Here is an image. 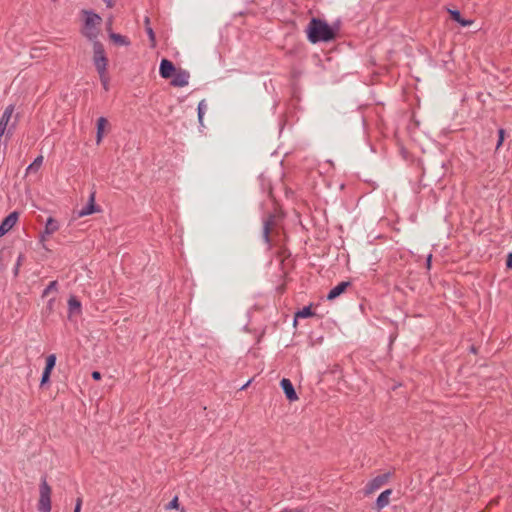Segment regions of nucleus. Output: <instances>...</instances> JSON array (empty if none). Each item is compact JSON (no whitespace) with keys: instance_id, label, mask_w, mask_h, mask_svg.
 Wrapping results in <instances>:
<instances>
[{"instance_id":"c85d7f7f","label":"nucleus","mask_w":512,"mask_h":512,"mask_svg":"<svg viewBox=\"0 0 512 512\" xmlns=\"http://www.w3.org/2000/svg\"><path fill=\"white\" fill-rule=\"evenodd\" d=\"M108 8H112L115 5V0H103Z\"/></svg>"},{"instance_id":"2eb2a0df","label":"nucleus","mask_w":512,"mask_h":512,"mask_svg":"<svg viewBox=\"0 0 512 512\" xmlns=\"http://www.w3.org/2000/svg\"><path fill=\"white\" fill-rule=\"evenodd\" d=\"M349 286V282H341L338 285H336L334 288L330 290V292L327 295L328 300H334L338 296H340Z\"/></svg>"},{"instance_id":"1a4fd4ad","label":"nucleus","mask_w":512,"mask_h":512,"mask_svg":"<svg viewBox=\"0 0 512 512\" xmlns=\"http://www.w3.org/2000/svg\"><path fill=\"white\" fill-rule=\"evenodd\" d=\"M189 73L181 68H178L177 71L170 78V84L174 87H185L189 83Z\"/></svg>"},{"instance_id":"a878e982","label":"nucleus","mask_w":512,"mask_h":512,"mask_svg":"<svg viewBox=\"0 0 512 512\" xmlns=\"http://www.w3.org/2000/svg\"><path fill=\"white\" fill-rule=\"evenodd\" d=\"M506 267L512 270V252L507 255Z\"/></svg>"},{"instance_id":"9d476101","label":"nucleus","mask_w":512,"mask_h":512,"mask_svg":"<svg viewBox=\"0 0 512 512\" xmlns=\"http://www.w3.org/2000/svg\"><path fill=\"white\" fill-rule=\"evenodd\" d=\"M178 68L168 59H162L159 67V74L164 79H169L177 71Z\"/></svg>"},{"instance_id":"412c9836","label":"nucleus","mask_w":512,"mask_h":512,"mask_svg":"<svg viewBox=\"0 0 512 512\" xmlns=\"http://www.w3.org/2000/svg\"><path fill=\"white\" fill-rule=\"evenodd\" d=\"M206 109H207V104H206L205 100L200 101L198 104V118H199L200 123L203 122V117H204Z\"/></svg>"},{"instance_id":"a211bd4d","label":"nucleus","mask_w":512,"mask_h":512,"mask_svg":"<svg viewBox=\"0 0 512 512\" xmlns=\"http://www.w3.org/2000/svg\"><path fill=\"white\" fill-rule=\"evenodd\" d=\"M449 13L452 19L458 22L463 27L470 26L473 24V20L462 18L460 12L457 10H449Z\"/></svg>"},{"instance_id":"6e6552de","label":"nucleus","mask_w":512,"mask_h":512,"mask_svg":"<svg viewBox=\"0 0 512 512\" xmlns=\"http://www.w3.org/2000/svg\"><path fill=\"white\" fill-rule=\"evenodd\" d=\"M19 213L11 212L0 224V238L6 235L17 224Z\"/></svg>"},{"instance_id":"f3484780","label":"nucleus","mask_w":512,"mask_h":512,"mask_svg":"<svg viewBox=\"0 0 512 512\" xmlns=\"http://www.w3.org/2000/svg\"><path fill=\"white\" fill-rule=\"evenodd\" d=\"M69 316L79 315L81 313V303L76 297H70L68 300Z\"/></svg>"},{"instance_id":"393cba45","label":"nucleus","mask_w":512,"mask_h":512,"mask_svg":"<svg viewBox=\"0 0 512 512\" xmlns=\"http://www.w3.org/2000/svg\"><path fill=\"white\" fill-rule=\"evenodd\" d=\"M42 163V157H37L34 162L28 167V169H32L34 166L38 167Z\"/></svg>"},{"instance_id":"ddd939ff","label":"nucleus","mask_w":512,"mask_h":512,"mask_svg":"<svg viewBox=\"0 0 512 512\" xmlns=\"http://www.w3.org/2000/svg\"><path fill=\"white\" fill-rule=\"evenodd\" d=\"M99 212V209L96 207L95 205V195L94 194H91L90 197H89V201L87 203L86 206H84L83 208H81L77 215L79 218L81 217H85V216H88V215H92L94 213H97Z\"/></svg>"},{"instance_id":"f03ea898","label":"nucleus","mask_w":512,"mask_h":512,"mask_svg":"<svg viewBox=\"0 0 512 512\" xmlns=\"http://www.w3.org/2000/svg\"><path fill=\"white\" fill-rule=\"evenodd\" d=\"M93 64L98 72L99 79L105 91L109 90L110 77L108 74V58L103 45L95 41L93 43Z\"/></svg>"},{"instance_id":"6ab92c4d","label":"nucleus","mask_w":512,"mask_h":512,"mask_svg":"<svg viewBox=\"0 0 512 512\" xmlns=\"http://www.w3.org/2000/svg\"><path fill=\"white\" fill-rule=\"evenodd\" d=\"M314 313L311 309V306H306L304 307L303 309L299 310L296 314H295V323L297 322V318H308V317H311L313 316Z\"/></svg>"},{"instance_id":"39448f33","label":"nucleus","mask_w":512,"mask_h":512,"mask_svg":"<svg viewBox=\"0 0 512 512\" xmlns=\"http://www.w3.org/2000/svg\"><path fill=\"white\" fill-rule=\"evenodd\" d=\"M390 479V474L385 473L372 478L364 487V494L371 495L385 485Z\"/></svg>"},{"instance_id":"c756f323","label":"nucleus","mask_w":512,"mask_h":512,"mask_svg":"<svg viewBox=\"0 0 512 512\" xmlns=\"http://www.w3.org/2000/svg\"><path fill=\"white\" fill-rule=\"evenodd\" d=\"M431 259H432V255H429L428 258H427V268L429 269L430 266H431Z\"/></svg>"},{"instance_id":"4be33fe9","label":"nucleus","mask_w":512,"mask_h":512,"mask_svg":"<svg viewBox=\"0 0 512 512\" xmlns=\"http://www.w3.org/2000/svg\"><path fill=\"white\" fill-rule=\"evenodd\" d=\"M57 287V282L56 281H52L47 287L46 289L43 291V297L47 296L52 290H55Z\"/></svg>"},{"instance_id":"aec40b11","label":"nucleus","mask_w":512,"mask_h":512,"mask_svg":"<svg viewBox=\"0 0 512 512\" xmlns=\"http://www.w3.org/2000/svg\"><path fill=\"white\" fill-rule=\"evenodd\" d=\"M145 22L147 24L146 32H147L148 37L150 39V45H151L152 48H154V47H156V36H155V33H154L153 29L150 26H148V23H149V19L148 18H146Z\"/></svg>"},{"instance_id":"f257e3e1","label":"nucleus","mask_w":512,"mask_h":512,"mask_svg":"<svg viewBox=\"0 0 512 512\" xmlns=\"http://www.w3.org/2000/svg\"><path fill=\"white\" fill-rule=\"evenodd\" d=\"M308 40L315 44L318 42H329L336 36V30L327 22L313 18L306 29Z\"/></svg>"},{"instance_id":"dca6fc26","label":"nucleus","mask_w":512,"mask_h":512,"mask_svg":"<svg viewBox=\"0 0 512 512\" xmlns=\"http://www.w3.org/2000/svg\"><path fill=\"white\" fill-rule=\"evenodd\" d=\"M109 38L115 45H118V46H129L130 45V40L126 36L112 32L110 30H109Z\"/></svg>"},{"instance_id":"0eeeda50","label":"nucleus","mask_w":512,"mask_h":512,"mask_svg":"<svg viewBox=\"0 0 512 512\" xmlns=\"http://www.w3.org/2000/svg\"><path fill=\"white\" fill-rule=\"evenodd\" d=\"M60 228V225L56 219L53 217H49L46 220L44 230L39 236V240L41 243H45L51 235L57 232Z\"/></svg>"},{"instance_id":"bb28decb","label":"nucleus","mask_w":512,"mask_h":512,"mask_svg":"<svg viewBox=\"0 0 512 512\" xmlns=\"http://www.w3.org/2000/svg\"><path fill=\"white\" fill-rule=\"evenodd\" d=\"M81 506H82V499L78 498L76 501L74 512H81Z\"/></svg>"},{"instance_id":"4468645a","label":"nucleus","mask_w":512,"mask_h":512,"mask_svg":"<svg viewBox=\"0 0 512 512\" xmlns=\"http://www.w3.org/2000/svg\"><path fill=\"white\" fill-rule=\"evenodd\" d=\"M391 494H392L391 489H386L380 493V495L376 499V507L378 510H381L389 505Z\"/></svg>"},{"instance_id":"20e7f679","label":"nucleus","mask_w":512,"mask_h":512,"mask_svg":"<svg viewBox=\"0 0 512 512\" xmlns=\"http://www.w3.org/2000/svg\"><path fill=\"white\" fill-rule=\"evenodd\" d=\"M37 509L39 512H51L52 510V488L46 478H42L39 484Z\"/></svg>"},{"instance_id":"b1692460","label":"nucleus","mask_w":512,"mask_h":512,"mask_svg":"<svg viewBox=\"0 0 512 512\" xmlns=\"http://www.w3.org/2000/svg\"><path fill=\"white\" fill-rule=\"evenodd\" d=\"M178 507H179V501H178V498H177V497H175V498H173V500L169 503L168 508H169V509H178Z\"/></svg>"},{"instance_id":"7c9ffc66","label":"nucleus","mask_w":512,"mask_h":512,"mask_svg":"<svg viewBox=\"0 0 512 512\" xmlns=\"http://www.w3.org/2000/svg\"><path fill=\"white\" fill-rule=\"evenodd\" d=\"M251 383V380H249L247 383H245V385L242 387V389H246Z\"/></svg>"},{"instance_id":"423d86ee","label":"nucleus","mask_w":512,"mask_h":512,"mask_svg":"<svg viewBox=\"0 0 512 512\" xmlns=\"http://www.w3.org/2000/svg\"><path fill=\"white\" fill-rule=\"evenodd\" d=\"M56 360L57 358L55 354H49L45 358V367L40 381L41 386H44L49 383L52 371L56 365Z\"/></svg>"},{"instance_id":"cd10ccee","label":"nucleus","mask_w":512,"mask_h":512,"mask_svg":"<svg viewBox=\"0 0 512 512\" xmlns=\"http://www.w3.org/2000/svg\"><path fill=\"white\" fill-rule=\"evenodd\" d=\"M92 378H93L94 380H96V381H99V380L101 379V374H100V372H98V371H93V372H92Z\"/></svg>"},{"instance_id":"7ed1b4c3","label":"nucleus","mask_w":512,"mask_h":512,"mask_svg":"<svg viewBox=\"0 0 512 512\" xmlns=\"http://www.w3.org/2000/svg\"><path fill=\"white\" fill-rule=\"evenodd\" d=\"M82 17V35L89 40H96L100 32L99 27L102 22V18L98 14L88 10L82 11Z\"/></svg>"},{"instance_id":"f8f14e48","label":"nucleus","mask_w":512,"mask_h":512,"mask_svg":"<svg viewBox=\"0 0 512 512\" xmlns=\"http://www.w3.org/2000/svg\"><path fill=\"white\" fill-rule=\"evenodd\" d=\"M280 385L286 395V398L290 402H295L298 400V395L293 387L292 382L289 379L283 378L280 382Z\"/></svg>"},{"instance_id":"5701e85b","label":"nucleus","mask_w":512,"mask_h":512,"mask_svg":"<svg viewBox=\"0 0 512 512\" xmlns=\"http://www.w3.org/2000/svg\"><path fill=\"white\" fill-rule=\"evenodd\" d=\"M498 134H499V139H498V143H497V148H499L503 144L504 138H505V132L503 129H500L498 131Z\"/></svg>"},{"instance_id":"9b49d317","label":"nucleus","mask_w":512,"mask_h":512,"mask_svg":"<svg viewBox=\"0 0 512 512\" xmlns=\"http://www.w3.org/2000/svg\"><path fill=\"white\" fill-rule=\"evenodd\" d=\"M96 128H97L96 143L100 144L102 142L104 136L106 135V133L109 130V122H108L107 118H105V117L98 118L97 122H96Z\"/></svg>"}]
</instances>
